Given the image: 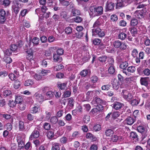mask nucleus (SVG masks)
<instances>
[{"mask_svg": "<svg viewBox=\"0 0 150 150\" xmlns=\"http://www.w3.org/2000/svg\"><path fill=\"white\" fill-rule=\"evenodd\" d=\"M90 15L92 17L98 16L103 14V8L101 6H91L89 8Z\"/></svg>", "mask_w": 150, "mask_h": 150, "instance_id": "nucleus-1", "label": "nucleus"}, {"mask_svg": "<svg viewBox=\"0 0 150 150\" xmlns=\"http://www.w3.org/2000/svg\"><path fill=\"white\" fill-rule=\"evenodd\" d=\"M11 14L8 11H5L4 9L0 10V23L4 24L7 18H10Z\"/></svg>", "mask_w": 150, "mask_h": 150, "instance_id": "nucleus-2", "label": "nucleus"}, {"mask_svg": "<svg viewBox=\"0 0 150 150\" xmlns=\"http://www.w3.org/2000/svg\"><path fill=\"white\" fill-rule=\"evenodd\" d=\"M13 3V5L12 6V8L15 13L17 14L18 13L20 8L22 7L23 5L18 2V0H14Z\"/></svg>", "mask_w": 150, "mask_h": 150, "instance_id": "nucleus-3", "label": "nucleus"}, {"mask_svg": "<svg viewBox=\"0 0 150 150\" xmlns=\"http://www.w3.org/2000/svg\"><path fill=\"white\" fill-rule=\"evenodd\" d=\"M122 97L126 100L129 101L133 98V96L126 90H123L121 93Z\"/></svg>", "mask_w": 150, "mask_h": 150, "instance_id": "nucleus-4", "label": "nucleus"}, {"mask_svg": "<svg viewBox=\"0 0 150 150\" xmlns=\"http://www.w3.org/2000/svg\"><path fill=\"white\" fill-rule=\"evenodd\" d=\"M92 35L93 36L97 35L99 37H103L105 35V33L100 28L97 29H92Z\"/></svg>", "mask_w": 150, "mask_h": 150, "instance_id": "nucleus-5", "label": "nucleus"}, {"mask_svg": "<svg viewBox=\"0 0 150 150\" xmlns=\"http://www.w3.org/2000/svg\"><path fill=\"white\" fill-rule=\"evenodd\" d=\"M47 9L46 6H42L41 8L36 9L35 10V12L38 16H40L41 18L43 17Z\"/></svg>", "mask_w": 150, "mask_h": 150, "instance_id": "nucleus-6", "label": "nucleus"}, {"mask_svg": "<svg viewBox=\"0 0 150 150\" xmlns=\"http://www.w3.org/2000/svg\"><path fill=\"white\" fill-rule=\"evenodd\" d=\"M131 0H117V7H122L127 6L130 3Z\"/></svg>", "mask_w": 150, "mask_h": 150, "instance_id": "nucleus-7", "label": "nucleus"}, {"mask_svg": "<svg viewBox=\"0 0 150 150\" xmlns=\"http://www.w3.org/2000/svg\"><path fill=\"white\" fill-rule=\"evenodd\" d=\"M39 131L37 129H35L33 131L29 137L30 140H32L34 139L38 138L40 136Z\"/></svg>", "mask_w": 150, "mask_h": 150, "instance_id": "nucleus-8", "label": "nucleus"}, {"mask_svg": "<svg viewBox=\"0 0 150 150\" xmlns=\"http://www.w3.org/2000/svg\"><path fill=\"white\" fill-rule=\"evenodd\" d=\"M34 97L35 98L36 101L39 103H41L44 101V96L39 92L35 93L34 95Z\"/></svg>", "mask_w": 150, "mask_h": 150, "instance_id": "nucleus-9", "label": "nucleus"}, {"mask_svg": "<svg viewBox=\"0 0 150 150\" xmlns=\"http://www.w3.org/2000/svg\"><path fill=\"white\" fill-rule=\"evenodd\" d=\"M143 10H137L135 11L134 14L135 17L139 19H142L144 17V13Z\"/></svg>", "mask_w": 150, "mask_h": 150, "instance_id": "nucleus-10", "label": "nucleus"}, {"mask_svg": "<svg viewBox=\"0 0 150 150\" xmlns=\"http://www.w3.org/2000/svg\"><path fill=\"white\" fill-rule=\"evenodd\" d=\"M1 91H0V96L2 98H5L6 97L10 96L12 94L11 91L8 89H5L3 90L2 94H1Z\"/></svg>", "mask_w": 150, "mask_h": 150, "instance_id": "nucleus-11", "label": "nucleus"}, {"mask_svg": "<svg viewBox=\"0 0 150 150\" xmlns=\"http://www.w3.org/2000/svg\"><path fill=\"white\" fill-rule=\"evenodd\" d=\"M17 140L20 147H22L24 145V139L22 138L21 135L18 134L17 135Z\"/></svg>", "mask_w": 150, "mask_h": 150, "instance_id": "nucleus-12", "label": "nucleus"}, {"mask_svg": "<svg viewBox=\"0 0 150 150\" xmlns=\"http://www.w3.org/2000/svg\"><path fill=\"white\" fill-rule=\"evenodd\" d=\"M115 4L112 3L107 1L106 5V11L112 10L114 9Z\"/></svg>", "mask_w": 150, "mask_h": 150, "instance_id": "nucleus-13", "label": "nucleus"}, {"mask_svg": "<svg viewBox=\"0 0 150 150\" xmlns=\"http://www.w3.org/2000/svg\"><path fill=\"white\" fill-rule=\"evenodd\" d=\"M102 19L100 18L97 19L93 24V29H97V28H100L99 27L101 25L102 23Z\"/></svg>", "mask_w": 150, "mask_h": 150, "instance_id": "nucleus-14", "label": "nucleus"}, {"mask_svg": "<svg viewBox=\"0 0 150 150\" xmlns=\"http://www.w3.org/2000/svg\"><path fill=\"white\" fill-rule=\"evenodd\" d=\"M125 121L126 124L129 125H132L135 121V119L132 117H128Z\"/></svg>", "mask_w": 150, "mask_h": 150, "instance_id": "nucleus-15", "label": "nucleus"}, {"mask_svg": "<svg viewBox=\"0 0 150 150\" xmlns=\"http://www.w3.org/2000/svg\"><path fill=\"white\" fill-rule=\"evenodd\" d=\"M111 106L113 108L117 110L120 109L124 105L122 103L119 102H116L112 104Z\"/></svg>", "mask_w": 150, "mask_h": 150, "instance_id": "nucleus-16", "label": "nucleus"}, {"mask_svg": "<svg viewBox=\"0 0 150 150\" xmlns=\"http://www.w3.org/2000/svg\"><path fill=\"white\" fill-rule=\"evenodd\" d=\"M60 56L56 53L54 54L53 55L54 61L58 63L61 62L62 60V57Z\"/></svg>", "mask_w": 150, "mask_h": 150, "instance_id": "nucleus-17", "label": "nucleus"}, {"mask_svg": "<svg viewBox=\"0 0 150 150\" xmlns=\"http://www.w3.org/2000/svg\"><path fill=\"white\" fill-rule=\"evenodd\" d=\"M113 88L116 90L118 89L119 87L120 83L116 79H114L112 83Z\"/></svg>", "mask_w": 150, "mask_h": 150, "instance_id": "nucleus-18", "label": "nucleus"}, {"mask_svg": "<svg viewBox=\"0 0 150 150\" xmlns=\"http://www.w3.org/2000/svg\"><path fill=\"white\" fill-rule=\"evenodd\" d=\"M149 80V79L148 77L142 78L140 80L141 84L142 85L146 86L148 85V82Z\"/></svg>", "mask_w": 150, "mask_h": 150, "instance_id": "nucleus-19", "label": "nucleus"}, {"mask_svg": "<svg viewBox=\"0 0 150 150\" xmlns=\"http://www.w3.org/2000/svg\"><path fill=\"white\" fill-rule=\"evenodd\" d=\"M130 137L135 142L138 141V135L135 132H132L130 133Z\"/></svg>", "mask_w": 150, "mask_h": 150, "instance_id": "nucleus-20", "label": "nucleus"}, {"mask_svg": "<svg viewBox=\"0 0 150 150\" xmlns=\"http://www.w3.org/2000/svg\"><path fill=\"white\" fill-rule=\"evenodd\" d=\"M137 130L138 132L141 133L142 134H144L145 136L147 135L146 134V131L145 130V128L142 125H139L137 127Z\"/></svg>", "mask_w": 150, "mask_h": 150, "instance_id": "nucleus-21", "label": "nucleus"}, {"mask_svg": "<svg viewBox=\"0 0 150 150\" xmlns=\"http://www.w3.org/2000/svg\"><path fill=\"white\" fill-rule=\"evenodd\" d=\"M71 16H76L77 15H80L81 12L80 11L74 8L71 10Z\"/></svg>", "mask_w": 150, "mask_h": 150, "instance_id": "nucleus-22", "label": "nucleus"}, {"mask_svg": "<svg viewBox=\"0 0 150 150\" xmlns=\"http://www.w3.org/2000/svg\"><path fill=\"white\" fill-rule=\"evenodd\" d=\"M127 34L123 32H120L118 35V38L119 39L124 40L127 38Z\"/></svg>", "mask_w": 150, "mask_h": 150, "instance_id": "nucleus-23", "label": "nucleus"}, {"mask_svg": "<svg viewBox=\"0 0 150 150\" xmlns=\"http://www.w3.org/2000/svg\"><path fill=\"white\" fill-rule=\"evenodd\" d=\"M27 54V58L29 60H31L33 57V52L30 49L26 51L25 52Z\"/></svg>", "mask_w": 150, "mask_h": 150, "instance_id": "nucleus-24", "label": "nucleus"}, {"mask_svg": "<svg viewBox=\"0 0 150 150\" xmlns=\"http://www.w3.org/2000/svg\"><path fill=\"white\" fill-rule=\"evenodd\" d=\"M39 42V38L36 37H34L31 40H30V42H32L33 46L37 45H38Z\"/></svg>", "mask_w": 150, "mask_h": 150, "instance_id": "nucleus-25", "label": "nucleus"}, {"mask_svg": "<svg viewBox=\"0 0 150 150\" xmlns=\"http://www.w3.org/2000/svg\"><path fill=\"white\" fill-rule=\"evenodd\" d=\"M15 102L17 104H20L23 101V98L20 95H16L15 96Z\"/></svg>", "mask_w": 150, "mask_h": 150, "instance_id": "nucleus-26", "label": "nucleus"}, {"mask_svg": "<svg viewBox=\"0 0 150 150\" xmlns=\"http://www.w3.org/2000/svg\"><path fill=\"white\" fill-rule=\"evenodd\" d=\"M119 48L122 50H125L127 47V45L126 43L124 42H121Z\"/></svg>", "mask_w": 150, "mask_h": 150, "instance_id": "nucleus-27", "label": "nucleus"}, {"mask_svg": "<svg viewBox=\"0 0 150 150\" xmlns=\"http://www.w3.org/2000/svg\"><path fill=\"white\" fill-rule=\"evenodd\" d=\"M108 72L110 74H116L115 69L114 66H110L108 69Z\"/></svg>", "mask_w": 150, "mask_h": 150, "instance_id": "nucleus-28", "label": "nucleus"}, {"mask_svg": "<svg viewBox=\"0 0 150 150\" xmlns=\"http://www.w3.org/2000/svg\"><path fill=\"white\" fill-rule=\"evenodd\" d=\"M91 71L90 69H84L81 71L80 73V75H90Z\"/></svg>", "mask_w": 150, "mask_h": 150, "instance_id": "nucleus-29", "label": "nucleus"}, {"mask_svg": "<svg viewBox=\"0 0 150 150\" xmlns=\"http://www.w3.org/2000/svg\"><path fill=\"white\" fill-rule=\"evenodd\" d=\"M107 57L105 55H103L98 58V60L102 63H105L107 60Z\"/></svg>", "mask_w": 150, "mask_h": 150, "instance_id": "nucleus-30", "label": "nucleus"}, {"mask_svg": "<svg viewBox=\"0 0 150 150\" xmlns=\"http://www.w3.org/2000/svg\"><path fill=\"white\" fill-rule=\"evenodd\" d=\"M68 99V105L71 108L74 105V100L72 98H70Z\"/></svg>", "mask_w": 150, "mask_h": 150, "instance_id": "nucleus-31", "label": "nucleus"}, {"mask_svg": "<svg viewBox=\"0 0 150 150\" xmlns=\"http://www.w3.org/2000/svg\"><path fill=\"white\" fill-rule=\"evenodd\" d=\"M105 133L106 136L110 137L112 135L114 132L111 129H108L105 130Z\"/></svg>", "mask_w": 150, "mask_h": 150, "instance_id": "nucleus-32", "label": "nucleus"}, {"mask_svg": "<svg viewBox=\"0 0 150 150\" xmlns=\"http://www.w3.org/2000/svg\"><path fill=\"white\" fill-rule=\"evenodd\" d=\"M33 81L32 80L28 79L25 81L24 85L25 86H29L33 85Z\"/></svg>", "mask_w": 150, "mask_h": 150, "instance_id": "nucleus-33", "label": "nucleus"}, {"mask_svg": "<svg viewBox=\"0 0 150 150\" xmlns=\"http://www.w3.org/2000/svg\"><path fill=\"white\" fill-rule=\"evenodd\" d=\"M54 93L52 91H50L47 92L46 93V96L49 98H51L54 97Z\"/></svg>", "mask_w": 150, "mask_h": 150, "instance_id": "nucleus-34", "label": "nucleus"}, {"mask_svg": "<svg viewBox=\"0 0 150 150\" xmlns=\"http://www.w3.org/2000/svg\"><path fill=\"white\" fill-rule=\"evenodd\" d=\"M72 28L70 27H66L65 29V32L68 35L71 34L72 33Z\"/></svg>", "mask_w": 150, "mask_h": 150, "instance_id": "nucleus-35", "label": "nucleus"}, {"mask_svg": "<svg viewBox=\"0 0 150 150\" xmlns=\"http://www.w3.org/2000/svg\"><path fill=\"white\" fill-rule=\"evenodd\" d=\"M47 136L49 139L52 138L54 136V132L53 130H50L48 132Z\"/></svg>", "mask_w": 150, "mask_h": 150, "instance_id": "nucleus-36", "label": "nucleus"}, {"mask_svg": "<svg viewBox=\"0 0 150 150\" xmlns=\"http://www.w3.org/2000/svg\"><path fill=\"white\" fill-rule=\"evenodd\" d=\"M67 83H62L58 84V88L61 90H64L67 86Z\"/></svg>", "mask_w": 150, "mask_h": 150, "instance_id": "nucleus-37", "label": "nucleus"}, {"mask_svg": "<svg viewBox=\"0 0 150 150\" xmlns=\"http://www.w3.org/2000/svg\"><path fill=\"white\" fill-rule=\"evenodd\" d=\"M10 3V1L9 0H3L2 1H1V4L5 7L9 6Z\"/></svg>", "mask_w": 150, "mask_h": 150, "instance_id": "nucleus-38", "label": "nucleus"}, {"mask_svg": "<svg viewBox=\"0 0 150 150\" xmlns=\"http://www.w3.org/2000/svg\"><path fill=\"white\" fill-rule=\"evenodd\" d=\"M52 150H59V144L55 143L53 144Z\"/></svg>", "mask_w": 150, "mask_h": 150, "instance_id": "nucleus-39", "label": "nucleus"}, {"mask_svg": "<svg viewBox=\"0 0 150 150\" xmlns=\"http://www.w3.org/2000/svg\"><path fill=\"white\" fill-rule=\"evenodd\" d=\"M21 86L20 82L18 80H16L14 83V88L16 89H18Z\"/></svg>", "mask_w": 150, "mask_h": 150, "instance_id": "nucleus-40", "label": "nucleus"}, {"mask_svg": "<svg viewBox=\"0 0 150 150\" xmlns=\"http://www.w3.org/2000/svg\"><path fill=\"white\" fill-rule=\"evenodd\" d=\"M121 41L119 40H115L113 43V46L116 48H119L121 42Z\"/></svg>", "mask_w": 150, "mask_h": 150, "instance_id": "nucleus-41", "label": "nucleus"}, {"mask_svg": "<svg viewBox=\"0 0 150 150\" xmlns=\"http://www.w3.org/2000/svg\"><path fill=\"white\" fill-rule=\"evenodd\" d=\"M109 66H114V61L113 58L112 57L108 58V60Z\"/></svg>", "mask_w": 150, "mask_h": 150, "instance_id": "nucleus-42", "label": "nucleus"}, {"mask_svg": "<svg viewBox=\"0 0 150 150\" xmlns=\"http://www.w3.org/2000/svg\"><path fill=\"white\" fill-rule=\"evenodd\" d=\"M19 129L21 131L25 129L23 122L21 121L19 122Z\"/></svg>", "mask_w": 150, "mask_h": 150, "instance_id": "nucleus-43", "label": "nucleus"}, {"mask_svg": "<svg viewBox=\"0 0 150 150\" xmlns=\"http://www.w3.org/2000/svg\"><path fill=\"white\" fill-rule=\"evenodd\" d=\"M58 119L56 116H53L50 118V122L53 124H56L57 122Z\"/></svg>", "mask_w": 150, "mask_h": 150, "instance_id": "nucleus-44", "label": "nucleus"}, {"mask_svg": "<svg viewBox=\"0 0 150 150\" xmlns=\"http://www.w3.org/2000/svg\"><path fill=\"white\" fill-rule=\"evenodd\" d=\"M10 49L12 52H17L18 51V47L16 45H11Z\"/></svg>", "mask_w": 150, "mask_h": 150, "instance_id": "nucleus-45", "label": "nucleus"}, {"mask_svg": "<svg viewBox=\"0 0 150 150\" xmlns=\"http://www.w3.org/2000/svg\"><path fill=\"white\" fill-rule=\"evenodd\" d=\"M129 30L131 33L133 35H135L137 33V30L136 28L134 27H132L129 28Z\"/></svg>", "mask_w": 150, "mask_h": 150, "instance_id": "nucleus-46", "label": "nucleus"}, {"mask_svg": "<svg viewBox=\"0 0 150 150\" xmlns=\"http://www.w3.org/2000/svg\"><path fill=\"white\" fill-rule=\"evenodd\" d=\"M120 137L116 135H112L111 137V140L113 142H117Z\"/></svg>", "mask_w": 150, "mask_h": 150, "instance_id": "nucleus-47", "label": "nucleus"}, {"mask_svg": "<svg viewBox=\"0 0 150 150\" xmlns=\"http://www.w3.org/2000/svg\"><path fill=\"white\" fill-rule=\"evenodd\" d=\"M38 73L42 74H48L50 73V71L49 70L42 69L39 71Z\"/></svg>", "mask_w": 150, "mask_h": 150, "instance_id": "nucleus-48", "label": "nucleus"}, {"mask_svg": "<svg viewBox=\"0 0 150 150\" xmlns=\"http://www.w3.org/2000/svg\"><path fill=\"white\" fill-rule=\"evenodd\" d=\"M120 115L119 112L116 111L113 112L112 114V117L113 119H115L119 117Z\"/></svg>", "mask_w": 150, "mask_h": 150, "instance_id": "nucleus-49", "label": "nucleus"}, {"mask_svg": "<svg viewBox=\"0 0 150 150\" xmlns=\"http://www.w3.org/2000/svg\"><path fill=\"white\" fill-rule=\"evenodd\" d=\"M139 101L138 100L136 99L131 101V104L133 106H136L138 104Z\"/></svg>", "mask_w": 150, "mask_h": 150, "instance_id": "nucleus-50", "label": "nucleus"}, {"mask_svg": "<svg viewBox=\"0 0 150 150\" xmlns=\"http://www.w3.org/2000/svg\"><path fill=\"white\" fill-rule=\"evenodd\" d=\"M4 61L7 64H9L12 62V60L11 58L9 57L5 56L4 58Z\"/></svg>", "mask_w": 150, "mask_h": 150, "instance_id": "nucleus-51", "label": "nucleus"}, {"mask_svg": "<svg viewBox=\"0 0 150 150\" xmlns=\"http://www.w3.org/2000/svg\"><path fill=\"white\" fill-rule=\"evenodd\" d=\"M71 91L70 90L65 91L64 93V98L69 97L71 96Z\"/></svg>", "mask_w": 150, "mask_h": 150, "instance_id": "nucleus-52", "label": "nucleus"}, {"mask_svg": "<svg viewBox=\"0 0 150 150\" xmlns=\"http://www.w3.org/2000/svg\"><path fill=\"white\" fill-rule=\"evenodd\" d=\"M72 117V115L70 114L69 113L65 116L64 119L67 121H69L71 120Z\"/></svg>", "mask_w": 150, "mask_h": 150, "instance_id": "nucleus-53", "label": "nucleus"}, {"mask_svg": "<svg viewBox=\"0 0 150 150\" xmlns=\"http://www.w3.org/2000/svg\"><path fill=\"white\" fill-rule=\"evenodd\" d=\"M16 104L15 101H14L13 100H10L9 101L8 104L10 107L13 108L16 106Z\"/></svg>", "mask_w": 150, "mask_h": 150, "instance_id": "nucleus-54", "label": "nucleus"}, {"mask_svg": "<svg viewBox=\"0 0 150 150\" xmlns=\"http://www.w3.org/2000/svg\"><path fill=\"white\" fill-rule=\"evenodd\" d=\"M130 24L133 26H135L137 25L138 23L137 20L135 18H133L130 22Z\"/></svg>", "mask_w": 150, "mask_h": 150, "instance_id": "nucleus-55", "label": "nucleus"}, {"mask_svg": "<svg viewBox=\"0 0 150 150\" xmlns=\"http://www.w3.org/2000/svg\"><path fill=\"white\" fill-rule=\"evenodd\" d=\"M101 129V127L100 124H96L93 127V129L95 131H99Z\"/></svg>", "mask_w": 150, "mask_h": 150, "instance_id": "nucleus-56", "label": "nucleus"}, {"mask_svg": "<svg viewBox=\"0 0 150 150\" xmlns=\"http://www.w3.org/2000/svg\"><path fill=\"white\" fill-rule=\"evenodd\" d=\"M57 54L59 55H62L64 54V51L62 48H59L57 49Z\"/></svg>", "mask_w": 150, "mask_h": 150, "instance_id": "nucleus-57", "label": "nucleus"}, {"mask_svg": "<svg viewBox=\"0 0 150 150\" xmlns=\"http://www.w3.org/2000/svg\"><path fill=\"white\" fill-rule=\"evenodd\" d=\"M40 109L38 107L35 106L32 108L31 110V112L32 113H35L38 112Z\"/></svg>", "mask_w": 150, "mask_h": 150, "instance_id": "nucleus-58", "label": "nucleus"}, {"mask_svg": "<svg viewBox=\"0 0 150 150\" xmlns=\"http://www.w3.org/2000/svg\"><path fill=\"white\" fill-rule=\"evenodd\" d=\"M44 129L46 130H49L51 128V125L50 123L45 122L43 125Z\"/></svg>", "mask_w": 150, "mask_h": 150, "instance_id": "nucleus-59", "label": "nucleus"}, {"mask_svg": "<svg viewBox=\"0 0 150 150\" xmlns=\"http://www.w3.org/2000/svg\"><path fill=\"white\" fill-rule=\"evenodd\" d=\"M118 24L120 26L125 27L126 26L127 23L125 21L123 20H121L119 21Z\"/></svg>", "mask_w": 150, "mask_h": 150, "instance_id": "nucleus-60", "label": "nucleus"}, {"mask_svg": "<svg viewBox=\"0 0 150 150\" xmlns=\"http://www.w3.org/2000/svg\"><path fill=\"white\" fill-rule=\"evenodd\" d=\"M110 19L112 21L115 22L118 20V17L116 15L114 14L111 16Z\"/></svg>", "mask_w": 150, "mask_h": 150, "instance_id": "nucleus-61", "label": "nucleus"}, {"mask_svg": "<svg viewBox=\"0 0 150 150\" xmlns=\"http://www.w3.org/2000/svg\"><path fill=\"white\" fill-rule=\"evenodd\" d=\"M64 68V66L60 64L59 65L55 67L54 68V70L55 71H58L63 69Z\"/></svg>", "mask_w": 150, "mask_h": 150, "instance_id": "nucleus-62", "label": "nucleus"}, {"mask_svg": "<svg viewBox=\"0 0 150 150\" xmlns=\"http://www.w3.org/2000/svg\"><path fill=\"white\" fill-rule=\"evenodd\" d=\"M110 85L109 84L104 85L102 87L101 89L102 90L108 91L110 89Z\"/></svg>", "mask_w": 150, "mask_h": 150, "instance_id": "nucleus-63", "label": "nucleus"}, {"mask_svg": "<svg viewBox=\"0 0 150 150\" xmlns=\"http://www.w3.org/2000/svg\"><path fill=\"white\" fill-rule=\"evenodd\" d=\"M128 65L126 62H123L120 65V67L123 69H125L127 67Z\"/></svg>", "mask_w": 150, "mask_h": 150, "instance_id": "nucleus-64", "label": "nucleus"}]
</instances>
